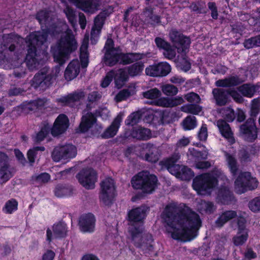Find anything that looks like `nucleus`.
<instances>
[{
  "label": "nucleus",
  "mask_w": 260,
  "mask_h": 260,
  "mask_svg": "<svg viewBox=\"0 0 260 260\" xmlns=\"http://www.w3.org/2000/svg\"><path fill=\"white\" fill-rule=\"evenodd\" d=\"M184 55V56H183L182 58L180 60L179 64L182 70H183L185 72H186L191 69V63L188 60L186 54Z\"/></svg>",
  "instance_id": "64"
},
{
  "label": "nucleus",
  "mask_w": 260,
  "mask_h": 260,
  "mask_svg": "<svg viewBox=\"0 0 260 260\" xmlns=\"http://www.w3.org/2000/svg\"><path fill=\"white\" fill-rule=\"evenodd\" d=\"M61 31L60 27L52 21L47 26L42 27L41 31H35L26 37L27 53L25 62L29 70L37 69L48 60V53L46 49H43L42 47L47 42L49 35L56 36Z\"/></svg>",
  "instance_id": "2"
},
{
  "label": "nucleus",
  "mask_w": 260,
  "mask_h": 260,
  "mask_svg": "<svg viewBox=\"0 0 260 260\" xmlns=\"http://www.w3.org/2000/svg\"><path fill=\"white\" fill-rule=\"evenodd\" d=\"M73 191L71 186L59 184L56 186L54 192L55 196L58 198H66L71 196Z\"/></svg>",
  "instance_id": "32"
},
{
  "label": "nucleus",
  "mask_w": 260,
  "mask_h": 260,
  "mask_svg": "<svg viewBox=\"0 0 260 260\" xmlns=\"http://www.w3.org/2000/svg\"><path fill=\"white\" fill-rule=\"evenodd\" d=\"M129 137L137 141H147L152 138L150 129L142 126H133L129 131Z\"/></svg>",
  "instance_id": "20"
},
{
  "label": "nucleus",
  "mask_w": 260,
  "mask_h": 260,
  "mask_svg": "<svg viewBox=\"0 0 260 260\" xmlns=\"http://www.w3.org/2000/svg\"><path fill=\"white\" fill-rule=\"evenodd\" d=\"M95 218L91 213L82 215L79 219L78 225L82 233H91L94 231Z\"/></svg>",
  "instance_id": "18"
},
{
  "label": "nucleus",
  "mask_w": 260,
  "mask_h": 260,
  "mask_svg": "<svg viewBox=\"0 0 260 260\" xmlns=\"http://www.w3.org/2000/svg\"><path fill=\"white\" fill-rule=\"evenodd\" d=\"M80 71V67L79 62L76 60H72L69 63L65 70L64 78L68 81H71L79 75Z\"/></svg>",
  "instance_id": "26"
},
{
  "label": "nucleus",
  "mask_w": 260,
  "mask_h": 260,
  "mask_svg": "<svg viewBox=\"0 0 260 260\" xmlns=\"http://www.w3.org/2000/svg\"><path fill=\"white\" fill-rule=\"evenodd\" d=\"M197 125V119L194 116H187L183 121V125L186 130L192 129Z\"/></svg>",
  "instance_id": "51"
},
{
  "label": "nucleus",
  "mask_w": 260,
  "mask_h": 260,
  "mask_svg": "<svg viewBox=\"0 0 260 260\" xmlns=\"http://www.w3.org/2000/svg\"><path fill=\"white\" fill-rule=\"evenodd\" d=\"M243 81L237 75L231 76L223 79H219L215 82L218 87H231L241 84Z\"/></svg>",
  "instance_id": "27"
},
{
  "label": "nucleus",
  "mask_w": 260,
  "mask_h": 260,
  "mask_svg": "<svg viewBox=\"0 0 260 260\" xmlns=\"http://www.w3.org/2000/svg\"><path fill=\"white\" fill-rule=\"evenodd\" d=\"M104 60L108 66L113 67L119 63L120 53L115 52V51L105 53Z\"/></svg>",
  "instance_id": "36"
},
{
  "label": "nucleus",
  "mask_w": 260,
  "mask_h": 260,
  "mask_svg": "<svg viewBox=\"0 0 260 260\" xmlns=\"http://www.w3.org/2000/svg\"><path fill=\"white\" fill-rule=\"evenodd\" d=\"M163 93L168 96H173L176 95L178 92V88L172 84H166L162 87Z\"/></svg>",
  "instance_id": "53"
},
{
  "label": "nucleus",
  "mask_w": 260,
  "mask_h": 260,
  "mask_svg": "<svg viewBox=\"0 0 260 260\" xmlns=\"http://www.w3.org/2000/svg\"><path fill=\"white\" fill-rule=\"evenodd\" d=\"M45 150V148L44 146H36L27 151V158L30 166H33L37 156L38 155H41L39 152H42Z\"/></svg>",
  "instance_id": "39"
},
{
  "label": "nucleus",
  "mask_w": 260,
  "mask_h": 260,
  "mask_svg": "<svg viewBox=\"0 0 260 260\" xmlns=\"http://www.w3.org/2000/svg\"><path fill=\"white\" fill-rule=\"evenodd\" d=\"M194 176V172L187 166H183L181 168V172L178 178L182 180L189 181Z\"/></svg>",
  "instance_id": "45"
},
{
  "label": "nucleus",
  "mask_w": 260,
  "mask_h": 260,
  "mask_svg": "<svg viewBox=\"0 0 260 260\" xmlns=\"http://www.w3.org/2000/svg\"><path fill=\"white\" fill-rule=\"evenodd\" d=\"M122 116L118 115L113 120L111 125L101 135L104 139L114 137L117 133L122 121Z\"/></svg>",
  "instance_id": "25"
},
{
  "label": "nucleus",
  "mask_w": 260,
  "mask_h": 260,
  "mask_svg": "<svg viewBox=\"0 0 260 260\" xmlns=\"http://www.w3.org/2000/svg\"><path fill=\"white\" fill-rule=\"evenodd\" d=\"M216 199L222 205H230L236 201L233 192L226 186H221L218 190Z\"/></svg>",
  "instance_id": "21"
},
{
  "label": "nucleus",
  "mask_w": 260,
  "mask_h": 260,
  "mask_svg": "<svg viewBox=\"0 0 260 260\" xmlns=\"http://www.w3.org/2000/svg\"><path fill=\"white\" fill-rule=\"evenodd\" d=\"M208 9L211 11V16L214 20H217L218 17V8L215 2H209L207 4Z\"/></svg>",
  "instance_id": "58"
},
{
  "label": "nucleus",
  "mask_w": 260,
  "mask_h": 260,
  "mask_svg": "<svg viewBox=\"0 0 260 260\" xmlns=\"http://www.w3.org/2000/svg\"><path fill=\"white\" fill-rule=\"evenodd\" d=\"M170 40L177 52L182 55H185L188 52L191 43L189 37L184 35L176 29H172L169 33Z\"/></svg>",
  "instance_id": "12"
},
{
  "label": "nucleus",
  "mask_w": 260,
  "mask_h": 260,
  "mask_svg": "<svg viewBox=\"0 0 260 260\" xmlns=\"http://www.w3.org/2000/svg\"><path fill=\"white\" fill-rule=\"evenodd\" d=\"M212 93L218 106H225L229 101V89L215 88L212 89Z\"/></svg>",
  "instance_id": "22"
},
{
  "label": "nucleus",
  "mask_w": 260,
  "mask_h": 260,
  "mask_svg": "<svg viewBox=\"0 0 260 260\" xmlns=\"http://www.w3.org/2000/svg\"><path fill=\"white\" fill-rule=\"evenodd\" d=\"M145 149L148 152L145 155V160L151 163H156L159 159V154L154 144L147 143L145 145Z\"/></svg>",
  "instance_id": "28"
},
{
  "label": "nucleus",
  "mask_w": 260,
  "mask_h": 260,
  "mask_svg": "<svg viewBox=\"0 0 260 260\" xmlns=\"http://www.w3.org/2000/svg\"><path fill=\"white\" fill-rule=\"evenodd\" d=\"M69 126V119L64 114H59L57 117L52 127L48 121H43L41 124L40 130L37 133L34 141L36 143H40L43 141L49 133L53 137L59 136L67 131Z\"/></svg>",
  "instance_id": "5"
},
{
  "label": "nucleus",
  "mask_w": 260,
  "mask_h": 260,
  "mask_svg": "<svg viewBox=\"0 0 260 260\" xmlns=\"http://www.w3.org/2000/svg\"><path fill=\"white\" fill-rule=\"evenodd\" d=\"M240 234V235L235 236L233 238V243L236 246L243 245L248 239V234L247 232Z\"/></svg>",
  "instance_id": "52"
},
{
  "label": "nucleus",
  "mask_w": 260,
  "mask_h": 260,
  "mask_svg": "<svg viewBox=\"0 0 260 260\" xmlns=\"http://www.w3.org/2000/svg\"><path fill=\"white\" fill-rule=\"evenodd\" d=\"M219 113L224 118V120L226 122H231L235 119V112L231 107H228L221 108L219 111Z\"/></svg>",
  "instance_id": "44"
},
{
  "label": "nucleus",
  "mask_w": 260,
  "mask_h": 260,
  "mask_svg": "<svg viewBox=\"0 0 260 260\" xmlns=\"http://www.w3.org/2000/svg\"><path fill=\"white\" fill-rule=\"evenodd\" d=\"M224 156L232 175L233 177H236L239 170L237 159L233 155L227 152H225Z\"/></svg>",
  "instance_id": "33"
},
{
  "label": "nucleus",
  "mask_w": 260,
  "mask_h": 260,
  "mask_svg": "<svg viewBox=\"0 0 260 260\" xmlns=\"http://www.w3.org/2000/svg\"><path fill=\"white\" fill-rule=\"evenodd\" d=\"M128 79V74L123 69H119L117 72L114 71V83L115 87L118 89L121 88Z\"/></svg>",
  "instance_id": "30"
},
{
  "label": "nucleus",
  "mask_w": 260,
  "mask_h": 260,
  "mask_svg": "<svg viewBox=\"0 0 260 260\" xmlns=\"http://www.w3.org/2000/svg\"><path fill=\"white\" fill-rule=\"evenodd\" d=\"M76 155V147L73 144H67L55 147L52 152L51 157L55 162H68L75 157Z\"/></svg>",
  "instance_id": "11"
},
{
  "label": "nucleus",
  "mask_w": 260,
  "mask_h": 260,
  "mask_svg": "<svg viewBox=\"0 0 260 260\" xmlns=\"http://www.w3.org/2000/svg\"><path fill=\"white\" fill-rule=\"evenodd\" d=\"M248 207L254 213L260 212V196L250 201L248 203Z\"/></svg>",
  "instance_id": "54"
},
{
  "label": "nucleus",
  "mask_w": 260,
  "mask_h": 260,
  "mask_svg": "<svg viewBox=\"0 0 260 260\" xmlns=\"http://www.w3.org/2000/svg\"><path fill=\"white\" fill-rule=\"evenodd\" d=\"M171 71L170 64L167 62H161L150 65L145 69L147 76L153 77H162L167 76Z\"/></svg>",
  "instance_id": "16"
},
{
  "label": "nucleus",
  "mask_w": 260,
  "mask_h": 260,
  "mask_svg": "<svg viewBox=\"0 0 260 260\" xmlns=\"http://www.w3.org/2000/svg\"><path fill=\"white\" fill-rule=\"evenodd\" d=\"M117 195L116 187L114 179L108 177L100 183L99 199L106 206L111 207Z\"/></svg>",
  "instance_id": "9"
},
{
  "label": "nucleus",
  "mask_w": 260,
  "mask_h": 260,
  "mask_svg": "<svg viewBox=\"0 0 260 260\" xmlns=\"http://www.w3.org/2000/svg\"><path fill=\"white\" fill-rule=\"evenodd\" d=\"M244 47L247 49H250L254 47L260 46V36L252 37L245 40L244 43Z\"/></svg>",
  "instance_id": "50"
},
{
  "label": "nucleus",
  "mask_w": 260,
  "mask_h": 260,
  "mask_svg": "<svg viewBox=\"0 0 260 260\" xmlns=\"http://www.w3.org/2000/svg\"><path fill=\"white\" fill-rule=\"evenodd\" d=\"M142 94L143 97L146 99L153 100L158 99L161 93L157 88H154L143 92Z\"/></svg>",
  "instance_id": "49"
},
{
  "label": "nucleus",
  "mask_w": 260,
  "mask_h": 260,
  "mask_svg": "<svg viewBox=\"0 0 260 260\" xmlns=\"http://www.w3.org/2000/svg\"><path fill=\"white\" fill-rule=\"evenodd\" d=\"M144 68V62L138 61L128 66L127 68L128 75L132 77L140 75Z\"/></svg>",
  "instance_id": "37"
},
{
  "label": "nucleus",
  "mask_w": 260,
  "mask_h": 260,
  "mask_svg": "<svg viewBox=\"0 0 260 260\" xmlns=\"http://www.w3.org/2000/svg\"><path fill=\"white\" fill-rule=\"evenodd\" d=\"M217 126L221 136L226 138H233V134L230 125L223 119H219L217 121Z\"/></svg>",
  "instance_id": "34"
},
{
  "label": "nucleus",
  "mask_w": 260,
  "mask_h": 260,
  "mask_svg": "<svg viewBox=\"0 0 260 260\" xmlns=\"http://www.w3.org/2000/svg\"><path fill=\"white\" fill-rule=\"evenodd\" d=\"M79 182L87 189H93L97 180L96 171L91 168H83L76 175Z\"/></svg>",
  "instance_id": "14"
},
{
  "label": "nucleus",
  "mask_w": 260,
  "mask_h": 260,
  "mask_svg": "<svg viewBox=\"0 0 260 260\" xmlns=\"http://www.w3.org/2000/svg\"><path fill=\"white\" fill-rule=\"evenodd\" d=\"M184 99L189 103H198L201 100L200 96L196 93L191 92L184 95Z\"/></svg>",
  "instance_id": "62"
},
{
  "label": "nucleus",
  "mask_w": 260,
  "mask_h": 260,
  "mask_svg": "<svg viewBox=\"0 0 260 260\" xmlns=\"http://www.w3.org/2000/svg\"><path fill=\"white\" fill-rule=\"evenodd\" d=\"M17 42L11 34L4 35L3 42L0 44V61L5 62L8 60L6 54L9 51L14 52Z\"/></svg>",
  "instance_id": "17"
},
{
  "label": "nucleus",
  "mask_w": 260,
  "mask_h": 260,
  "mask_svg": "<svg viewBox=\"0 0 260 260\" xmlns=\"http://www.w3.org/2000/svg\"><path fill=\"white\" fill-rule=\"evenodd\" d=\"M77 48V42L71 30L67 31L56 44L51 46L50 52L54 61L60 66L64 64L72 53Z\"/></svg>",
  "instance_id": "4"
},
{
  "label": "nucleus",
  "mask_w": 260,
  "mask_h": 260,
  "mask_svg": "<svg viewBox=\"0 0 260 260\" xmlns=\"http://www.w3.org/2000/svg\"><path fill=\"white\" fill-rule=\"evenodd\" d=\"M202 110V107L198 104H188L182 107V111L194 115H198Z\"/></svg>",
  "instance_id": "46"
},
{
  "label": "nucleus",
  "mask_w": 260,
  "mask_h": 260,
  "mask_svg": "<svg viewBox=\"0 0 260 260\" xmlns=\"http://www.w3.org/2000/svg\"><path fill=\"white\" fill-rule=\"evenodd\" d=\"M149 211V207L146 205L134 207L127 212L126 219L130 225L129 232L135 246L151 254L154 252L152 236L149 233H143L144 221Z\"/></svg>",
  "instance_id": "3"
},
{
  "label": "nucleus",
  "mask_w": 260,
  "mask_h": 260,
  "mask_svg": "<svg viewBox=\"0 0 260 260\" xmlns=\"http://www.w3.org/2000/svg\"><path fill=\"white\" fill-rule=\"evenodd\" d=\"M191 155L196 159H206L208 157L207 152L206 151H202L195 149H193L191 152Z\"/></svg>",
  "instance_id": "63"
},
{
  "label": "nucleus",
  "mask_w": 260,
  "mask_h": 260,
  "mask_svg": "<svg viewBox=\"0 0 260 260\" xmlns=\"http://www.w3.org/2000/svg\"><path fill=\"white\" fill-rule=\"evenodd\" d=\"M237 89L242 96L251 98L259 89V87L250 83H245L239 86Z\"/></svg>",
  "instance_id": "29"
},
{
  "label": "nucleus",
  "mask_w": 260,
  "mask_h": 260,
  "mask_svg": "<svg viewBox=\"0 0 260 260\" xmlns=\"http://www.w3.org/2000/svg\"><path fill=\"white\" fill-rule=\"evenodd\" d=\"M53 232L55 238H64L67 236V226L60 222L55 223L53 226Z\"/></svg>",
  "instance_id": "41"
},
{
  "label": "nucleus",
  "mask_w": 260,
  "mask_h": 260,
  "mask_svg": "<svg viewBox=\"0 0 260 260\" xmlns=\"http://www.w3.org/2000/svg\"><path fill=\"white\" fill-rule=\"evenodd\" d=\"M239 131L242 138L248 142H253L257 137V129L253 118L247 119L240 125Z\"/></svg>",
  "instance_id": "15"
},
{
  "label": "nucleus",
  "mask_w": 260,
  "mask_h": 260,
  "mask_svg": "<svg viewBox=\"0 0 260 260\" xmlns=\"http://www.w3.org/2000/svg\"><path fill=\"white\" fill-rule=\"evenodd\" d=\"M180 158V156L178 154H174L169 158L161 161L160 164L165 166L168 170L169 168L174 166Z\"/></svg>",
  "instance_id": "47"
},
{
  "label": "nucleus",
  "mask_w": 260,
  "mask_h": 260,
  "mask_svg": "<svg viewBox=\"0 0 260 260\" xmlns=\"http://www.w3.org/2000/svg\"><path fill=\"white\" fill-rule=\"evenodd\" d=\"M18 202L15 199H11L5 203L3 208V211L6 214H11L18 209Z\"/></svg>",
  "instance_id": "43"
},
{
  "label": "nucleus",
  "mask_w": 260,
  "mask_h": 260,
  "mask_svg": "<svg viewBox=\"0 0 260 260\" xmlns=\"http://www.w3.org/2000/svg\"><path fill=\"white\" fill-rule=\"evenodd\" d=\"M36 19L38 21L41 29L42 27L47 26L52 20V18L50 17L49 11L46 10L39 11L36 14Z\"/></svg>",
  "instance_id": "35"
},
{
  "label": "nucleus",
  "mask_w": 260,
  "mask_h": 260,
  "mask_svg": "<svg viewBox=\"0 0 260 260\" xmlns=\"http://www.w3.org/2000/svg\"><path fill=\"white\" fill-rule=\"evenodd\" d=\"M258 186V181L251 176L248 172H241L235 181V189L237 193L242 194L247 190H252Z\"/></svg>",
  "instance_id": "10"
},
{
  "label": "nucleus",
  "mask_w": 260,
  "mask_h": 260,
  "mask_svg": "<svg viewBox=\"0 0 260 260\" xmlns=\"http://www.w3.org/2000/svg\"><path fill=\"white\" fill-rule=\"evenodd\" d=\"M106 17L104 14H100L97 15L94 20V25L98 30H101L104 24Z\"/></svg>",
  "instance_id": "61"
},
{
  "label": "nucleus",
  "mask_w": 260,
  "mask_h": 260,
  "mask_svg": "<svg viewBox=\"0 0 260 260\" xmlns=\"http://www.w3.org/2000/svg\"><path fill=\"white\" fill-rule=\"evenodd\" d=\"M237 213L236 211L226 210L222 212L215 221V224L218 227H222L229 220L236 218Z\"/></svg>",
  "instance_id": "31"
},
{
  "label": "nucleus",
  "mask_w": 260,
  "mask_h": 260,
  "mask_svg": "<svg viewBox=\"0 0 260 260\" xmlns=\"http://www.w3.org/2000/svg\"><path fill=\"white\" fill-rule=\"evenodd\" d=\"M154 42L156 46L159 50H164L170 44L165 39L159 37H156L154 39Z\"/></svg>",
  "instance_id": "60"
},
{
  "label": "nucleus",
  "mask_w": 260,
  "mask_h": 260,
  "mask_svg": "<svg viewBox=\"0 0 260 260\" xmlns=\"http://www.w3.org/2000/svg\"><path fill=\"white\" fill-rule=\"evenodd\" d=\"M163 54L165 57L169 59H174L176 55V51L170 44L164 50Z\"/></svg>",
  "instance_id": "59"
},
{
  "label": "nucleus",
  "mask_w": 260,
  "mask_h": 260,
  "mask_svg": "<svg viewBox=\"0 0 260 260\" xmlns=\"http://www.w3.org/2000/svg\"><path fill=\"white\" fill-rule=\"evenodd\" d=\"M32 179L39 183H46L50 179V175L47 173H41L38 175L33 176Z\"/></svg>",
  "instance_id": "56"
},
{
  "label": "nucleus",
  "mask_w": 260,
  "mask_h": 260,
  "mask_svg": "<svg viewBox=\"0 0 260 260\" xmlns=\"http://www.w3.org/2000/svg\"><path fill=\"white\" fill-rule=\"evenodd\" d=\"M142 114L140 111L133 112L129 115L125 120V123L127 126H133L139 123L141 118Z\"/></svg>",
  "instance_id": "42"
},
{
  "label": "nucleus",
  "mask_w": 260,
  "mask_h": 260,
  "mask_svg": "<svg viewBox=\"0 0 260 260\" xmlns=\"http://www.w3.org/2000/svg\"><path fill=\"white\" fill-rule=\"evenodd\" d=\"M151 103L154 105L163 107H171L170 99L167 98H159L157 100L152 101Z\"/></svg>",
  "instance_id": "57"
},
{
  "label": "nucleus",
  "mask_w": 260,
  "mask_h": 260,
  "mask_svg": "<svg viewBox=\"0 0 260 260\" xmlns=\"http://www.w3.org/2000/svg\"><path fill=\"white\" fill-rule=\"evenodd\" d=\"M165 215L171 221H167L172 229L171 237L176 240L190 241L196 237L202 226L199 215L183 204L178 207L168 205L164 210Z\"/></svg>",
  "instance_id": "1"
},
{
  "label": "nucleus",
  "mask_w": 260,
  "mask_h": 260,
  "mask_svg": "<svg viewBox=\"0 0 260 260\" xmlns=\"http://www.w3.org/2000/svg\"><path fill=\"white\" fill-rule=\"evenodd\" d=\"M76 6L85 13H93L99 9L100 0H72Z\"/></svg>",
  "instance_id": "19"
},
{
  "label": "nucleus",
  "mask_w": 260,
  "mask_h": 260,
  "mask_svg": "<svg viewBox=\"0 0 260 260\" xmlns=\"http://www.w3.org/2000/svg\"><path fill=\"white\" fill-rule=\"evenodd\" d=\"M189 8L191 11L197 14H201L207 13L206 3L202 0H197L192 2L189 5Z\"/></svg>",
  "instance_id": "40"
},
{
  "label": "nucleus",
  "mask_w": 260,
  "mask_h": 260,
  "mask_svg": "<svg viewBox=\"0 0 260 260\" xmlns=\"http://www.w3.org/2000/svg\"><path fill=\"white\" fill-rule=\"evenodd\" d=\"M84 96L83 92H73L56 99V102L62 106H68L71 104L79 101Z\"/></svg>",
  "instance_id": "23"
},
{
  "label": "nucleus",
  "mask_w": 260,
  "mask_h": 260,
  "mask_svg": "<svg viewBox=\"0 0 260 260\" xmlns=\"http://www.w3.org/2000/svg\"><path fill=\"white\" fill-rule=\"evenodd\" d=\"M59 71V67H56L54 71L48 67H44L40 70L30 80V86L37 91H44L52 86L56 79Z\"/></svg>",
  "instance_id": "6"
},
{
  "label": "nucleus",
  "mask_w": 260,
  "mask_h": 260,
  "mask_svg": "<svg viewBox=\"0 0 260 260\" xmlns=\"http://www.w3.org/2000/svg\"><path fill=\"white\" fill-rule=\"evenodd\" d=\"M218 180L212 174L206 173L197 175L193 179L192 188L199 194L210 193L218 185Z\"/></svg>",
  "instance_id": "8"
},
{
  "label": "nucleus",
  "mask_w": 260,
  "mask_h": 260,
  "mask_svg": "<svg viewBox=\"0 0 260 260\" xmlns=\"http://www.w3.org/2000/svg\"><path fill=\"white\" fill-rule=\"evenodd\" d=\"M158 179L154 174L147 171H141L134 175L131 181L135 189L142 190L145 193H151L157 187Z\"/></svg>",
  "instance_id": "7"
},
{
  "label": "nucleus",
  "mask_w": 260,
  "mask_h": 260,
  "mask_svg": "<svg viewBox=\"0 0 260 260\" xmlns=\"http://www.w3.org/2000/svg\"><path fill=\"white\" fill-rule=\"evenodd\" d=\"M11 160L5 152L0 151V184H5L12 178L15 169L11 165Z\"/></svg>",
  "instance_id": "13"
},
{
  "label": "nucleus",
  "mask_w": 260,
  "mask_h": 260,
  "mask_svg": "<svg viewBox=\"0 0 260 260\" xmlns=\"http://www.w3.org/2000/svg\"><path fill=\"white\" fill-rule=\"evenodd\" d=\"M136 93L135 87L128 86L127 88H125L119 91L116 95L115 99L117 102H120L125 101L131 96L135 94Z\"/></svg>",
  "instance_id": "38"
},
{
  "label": "nucleus",
  "mask_w": 260,
  "mask_h": 260,
  "mask_svg": "<svg viewBox=\"0 0 260 260\" xmlns=\"http://www.w3.org/2000/svg\"><path fill=\"white\" fill-rule=\"evenodd\" d=\"M66 17L72 26H74L76 24V16L74 9L69 6H67L64 10Z\"/></svg>",
  "instance_id": "48"
},
{
  "label": "nucleus",
  "mask_w": 260,
  "mask_h": 260,
  "mask_svg": "<svg viewBox=\"0 0 260 260\" xmlns=\"http://www.w3.org/2000/svg\"><path fill=\"white\" fill-rule=\"evenodd\" d=\"M96 122V118L94 114L91 112L87 113L82 117L81 121L77 129L78 132L85 133L88 132Z\"/></svg>",
  "instance_id": "24"
},
{
  "label": "nucleus",
  "mask_w": 260,
  "mask_h": 260,
  "mask_svg": "<svg viewBox=\"0 0 260 260\" xmlns=\"http://www.w3.org/2000/svg\"><path fill=\"white\" fill-rule=\"evenodd\" d=\"M114 77V71L112 70L108 72L105 77L103 79L101 83V86L103 88H106L108 87Z\"/></svg>",
  "instance_id": "55"
}]
</instances>
